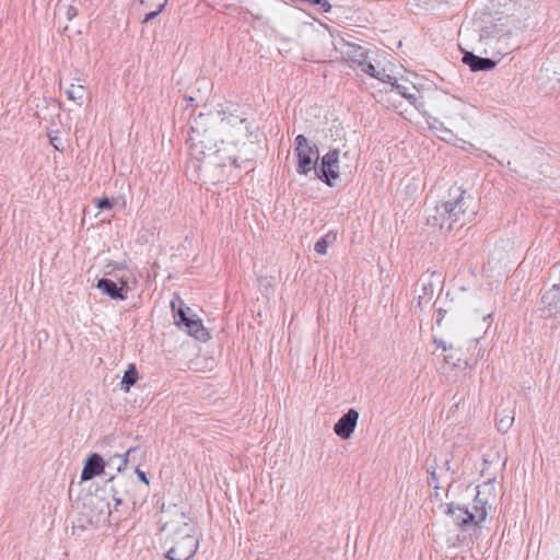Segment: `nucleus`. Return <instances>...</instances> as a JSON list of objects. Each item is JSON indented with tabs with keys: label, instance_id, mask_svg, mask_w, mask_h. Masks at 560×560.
<instances>
[{
	"label": "nucleus",
	"instance_id": "obj_26",
	"mask_svg": "<svg viewBox=\"0 0 560 560\" xmlns=\"http://www.w3.org/2000/svg\"><path fill=\"white\" fill-rule=\"evenodd\" d=\"M427 471L429 474L428 485L430 487H433L434 490H440L439 476L436 472V464L428 466Z\"/></svg>",
	"mask_w": 560,
	"mask_h": 560
},
{
	"label": "nucleus",
	"instance_id": "obj_22",
	"mask_svg": "<svg viewBox=\"0 0 560 560\" xmlns=\"http://www.w3.org/2000/svg\"><path fill=\"white\" fill-rule=\"evenodd\" d=\"M394 91H396L399 95L406 98L411 105H416L417 95L415 93L409 92V88L402 83H399L396 79V83L392 84Z\"/></svg>",
	"mask_w": 560,
	"mask_h": 560
},
{
	"label": "nucleus",
	"instance_id": "obj_18",
	"mask_svg": "<svg viewBox=\"0 0 560 560\" xmlns=\"http://www.w3.org/2000/svg\"><path fill=\"white\" fill-rule=\"evenodd\" d=\"M139 372L135 363L128 364L127 369L124 372L122 378L119 383V388L128 393L130 388L138 382Z\"/></svg>",
	"mask_w": 560,
	"mask_h": 560
},
{
	"label": "nucleus",
	"instance_id": "obj_31",
	"mask_svg": "<svg viewBox=\"0 0 560 560\" xmlns=\"http://www.w3.org/2000/svg\"><path fill=\"white\" fill-rule=\"evenodd\" d=\"M375 79L380 80L383 83H388L392 85L393 83H396L397 78L386 73L385 69H382L380 70V74Z\"/></svg>",
	"mask_w": 560,
	"mask_h": 560
},
{
	"label": "nucleus",
	"instance_id": "obj_1",
	"mask_svg": "<svg viewBox=\"0 0 560 560\" xmlns=\"http://www.w3.org/2000/svg\"><path fill=\"white\" fill-rule=\"evenodd\" d=\"M222 114L220 110L200 112L189 119V160L186 164V173L200 168V160L205 154L225 144L221 129Z\"/></svg>",
	"mask_w": 560,
	"mask_h": 560
},
{
	"label": "nucleus",
	"instance_id": "obj_27",
	"mask_svg": "<svg viewBox=\"0 0 560 560\" xmlns=\"http://www.w3.org/2000/svg\"><path fill=\"white\" fill-rule=\"evenodd\" d=\"M115 201L113 198L103 196L95 200V206L98 210H110L114 208Z\"/></svg>",
	"mask_w": 560,
	"mask_h": 560
},
{
	"label": "nucleus",
	"instance_id": "obj_28",
	"mask_svg": "<svg viewBox=\"0 0 560 560\" xmlns=\"http://www.w3.org/2000/svg\"><path fill=\"white\" fill-rule=\"evenodd\" d=\"M360 70L372 78H376L380 74V70L368 59L359 66Z\"/></svg>",
	"mask_w": 560,
	"mask_h": 560
},
{
	"label": "nucleus",
	"instance_id": "obj_35",
	"mask_svg": "<svg viewBox=\"0 0 560 560\" xmlns=\"http://www.w3.org/2000/svg\"><path fill=\"white\" fill-rule=\"evenodd\" d=\"M474 505H483L489 506L488 501L480 498V492L478 491L475 499H474Z\"/></svg>",
	"mask_w": 560,
	"mask_h": 560
},
{
	"label": "nucleus",
	"instance_id": "obj_2",
	"mask_svg": "<svg viewBox=\"0 0 560 560\" xmlns=\"http://www.w3.org/2000/svg\"><path fill=\"white\" fill-rule=\"evenodd\" d=\"M235 145L225 142L208 153L200 160L199 170H190L186 173L190 178L210 183L213 185L221 183H234L241 177V170L252 166L250 160L238 163V156L234 153Z\"/></svg>",
	"mask_w": 560,
	"mask_h": 560
},
{
	"label": "nucleus",
	"instance_id": "obj_11",
	"mask_svg": "<svg viewBox=\"0 0 560 560\" xmlns=\"http://www.w3.org/2000/svg\"><path fill=\"white\" fill-rule=\"evenodd\" d=\"M95 287L102 292L103 295L112 300L125 301L128 299L129 285L128 280L124 278H107L103 277L97 279Z\"/></svg>",
	"mask_w": 560,
	"mask_h": 560
},
{
	"label": "nucleus",
	"instance_id": "obj_20",
	"mask_svg": "<svg viewBox=\"0 0 560 560\" xmlns=\"http://www.w3.org/2000/svg\"><path fill=\"white\" fill-rule=\"evenodd\" d=\"M458 505H459V504H455V503H446V504H442L441 506H444V508H445V509H444V513H445L446 515H450V516H452V517L454 518V522H455V524L457 525V527H458L460 530L465 532V530H467L470 526H465V527H463V526L460 525V521L465 517V515H464L462 512H459V511L457 510V506H458Z\"/></svg>",
	"mask_w": 560,
	"mask_h": 560
},
{
	"label": "nucleus",
	"instance_id": "obj_46",
	"mask_svg": "<svg viewBox=\"0 0 560 560\" xmlns=\"http://www.w3.org/2000/svg\"><path fill=\"white\" fill-rule=\"evenodd\" d=\"M115 267L116 268H121V267H124V264H117Z\"/></svg>",
	"mask_w": 560,
	"mask_h": 560
},
{
	"label": "nucleus",
	"instance_id": "obj_32",
	"mask_svg": "<svg viewBox=\"0 0 560 560\" xmlns=\"http://www.w3.org/2000/svg\"><path fill=\"white\" fill-rule=\"evenodd\" d=\"M135 474L137 475L138 479L143 482L145 486L150 485V480L147 477V474L140 469V463L137 464L135 468Z\"/></svg>",
	"mask_w": 560,
	"mask_h": 560
},
{
	"label": "nucleus",
	"instance_id": "obj_39",
	"mask_svg": "<svg viewBox=\"0 0 560 560\" xmlns=\"http://www.w3.org/2000/svg\"><path fill=\"white\" fill-rule=\"evenodd\" d=\"M443 467L445 470L447 471H451L452 475H455L456 474V470L452 468L451 466V458H446L444 464H443Z\"/></svg>",
	"mask_w": 560,
	"mask_h": 560
},
{
	"label": "nucleus",
	"instance_id": "obj_41",
	"mask_svg": "<svg viewBox=\"0 0 560 560\" xmlns=\"http://www.w3.org/2000/svg\"><path fill=\"white\" fill-rule=\"evenodd\" d=\"M49 137V140H50V143L57 149L59 150V147L56 144V141H59V137L58 136H51L50 133L48 135Z\"/></svg>",
	"mask_w": 560,
	"mask_h": 560
},
{
	"label": "nucleus",
	"instance_id": "obj_37",
	"mask_svg": "<svg viewBox=\"0 0 560 560\" xmlns=\"http://www.w3.org/2000/svg\"><path fill=\"white\" fill-rule=\"evenodd\" d=\"M307 0H288L287 5L293 4L295 8H301V5H306Z\"/></svg>",
	"mask_w": 560,
	"mask_h": 560
},
{
	"label": "nucleus",
	"instance_id": "obj_10",
	"mask_svg": "<svg viewBox=\"0 0 560 560\" xmlns=\"http://www.w3.org/2000/svg\"><path fill=\"white\" fill-rule=\"evenodd\" d=\"M107 482L110 483L109 491L112 497L125 498L132 505V510H136L137 505L142 504L138 495V483L131 476H112Z\"/></svg>",
	"mask_w": 560,
	"mask_h": 560
},
{
	"label": "nucleus",
	"instance_id": "obj_33",
	"mask_svg": "<svg viewBox=\"0 0 560 560\" xmlns=\"http://www.w3.org/2000/svg\"><path fill=\"white\" fill-rule=\"evenodd\" d=\"M433 342H434V345H436L438 348H442L443 351H447V350L453 351L454 350V347L452 343L447 345L442 339L434 338Z\"/></svg>",
	"mask_w": 560,
	"mask_h": 560
},
{
	"label": "nucleus",
	"instance_id": "obj_42",
	"mask_svg": "<svg viewBox=\"0 0 560 560\" xmlns=\"http://www.w3.org/2000/svg\"><path fill=\"white\" fill-rule=\"evenodd\" d=\"M184 101L187 103L186 107L194 106L195 98L192 96H185Z\"/></svg>",
	"mask_w": 560,
	"mask_h": 560
},
{
	"label": "nucleus",
	"instance_id": "obj_19",
	"mask_svg": "<svg viewBox=\"0 0 560 560\" xmlns=\"http://www.w3.org/2000/svg\"><path fill=\"white\" fill-rule=\"evenodd\" d=\"M139 451V446H131L122 455L115 454L110 456L107 460V465H112L114 460H117V470L120 472L126 468L127 464L130 462V456H132V454H137Z\"/></svg>",
	"mask_w": 560,
	"mask_h": 560
},
{
	"label": "nucleus",
	"instance_id": "obj_47",
	"mask_svg": "<svg viewBox=\"0 0 560 560\" xmlns=\"http://www.w3.org/2000/svg\"><path fill=\"white\" fill-rule=\"evenodd\" d=\"M498 54H499L500 56H504L506 52H503V51H501V50H498Z\"/></svg>",
	"mask_w": 560,
	"mask_h": 560
},
{
	"label": "nucleus",
	"instance_id": "obj_24",
	"mask_svg": "<svg viewBox=\"0 0 560 560\" xmlns=\"http://www.w3.org/2000/svg\"><path fill=\"white\" fill-rule=\"evenodd\" d=\"M166 3H167V0H163L162 2H160L156 5V9L144 13L141 23L147 24V23L153 21L164 10Z\"/></svg>",
	"mask_w": 560,
	"mask_h": 560
},
{
	"label": "nucleus",
	"instance_id": "obj_6",
	"mask_svg": "<svg viewBox=\"0 0 560 560\" xmlns=\"http://www.w3.org/2000/svg\"><path fill=\"white\" fill-rule=\"evenodd\" d=\"M221 129L225 142L236 145L242 140L257 138L256 127L247 118L226 112H221Z\"/></svg>",
	"mask_w": 560,
	"mask_h": 560
},
{
	"label": "nucleus",
	"instance_id": "obj_14",
	"mask_svg": "<svg viewBox=\"0 0 560 560\" xmlns=\"http://www.w3.org/2000/svg\"><path fill=\"white\" fill-rule=\"evenodd\" d=\"M106 464L107 463L104 462L102 455L98 453H91L84 460V465L81 470V480L88 481L92 480L96 476L103 475Z\"/></svg>",
	"mask_w": 560,
	"mask_h": 560
},
{
	"label": "nucleus",
	"instance_id": "obj_43",
	"mask_svg": "<svg viewBox=\"0 0 560 560\" xmlns=\"http://www.w3.org/2000/svg\"><path fill=\"white\" fill-rule=\"evenodd\" d=\"M140 3L144 5L145 8L152 7V0H140Z\"/></svg>",
	"mask_w": 560,
	"mask_h": 560
},
{
	"label": "nucleus",
	"instance_id": "obj_16",
	"mask_svg": "<svg viewBox=\"0 0 560 560\" xmlns=\"http://www.w3.org/2000/svg\"><path fill=\"white\" fill-rule=\"evenodd\" d=\"M346 50L342 54L346 56L347 61L357 65L358 67L368 59L369 50L358 44L347 43Z\"/></svg>",
	"mask_w": 560,
	"mask_h": 560
},
{
	"label": "nucleus",
	"instance_id": "obj_30",
	"mask_svg": "<svg viewBox=\"0 0 560 560\" xmlns=\"http://www.w3.org/2000/svg\"><path fill=\"white\" fill-rule=\"evenodd\" d=\"M462 358L457 354V352H451L444 357V362L451 364L453 366H459Z\"/></svg>",
	"mask_w": 560,
	"mask_h": 560
},
{
	"label": "nucleus",
	"instance_id": "obj_44",
	"mask_svg": "<svg viewBox=\"0 0 560 560\" xmlns=\"http://www.w3.org/2000/svg\"><path fill=\"white\" fill-rule=\"evenodd\" d=\"M433 497H434V499H436V500H441V499H440L439 490H435V492H434Z\"/></svg>",
	"mask_w": 560,
	"mask_h": 560
},
{
	"label": "nucleus",
	"instance_id": "obj_21",
	"mask_svg": "<svg viewBox=\"0 0 560 560\" xmlns=\"http://www.w3.org/2000/svg\"><path fill=\"white\" fill-rule=\"evenodd\" d=\"M504 39V36H495L490 27H482L479 33V40L485 42L486 45L494 47Z\"/></svg>",
	"mask_w": 560,
	"mask_h": 560
},
{
	"label": "nucleus",
	"instance_id": "obj_36",
	"mask_svg": "<svg viewBox=\"0 0 560 560\" xmlns=\"http://www.w3.org/2000/svg\"><path fill=\"white\" fill-rule=\"evenodd\" d=\"M474 349L477 350L476 360H475V361H477L479 357L483 355V350L479 347V339L474 340Z\"/></svg>",
	"mask_w": 560,
	"mask_h": 560
},
{
	"label": "nucleus",
	"instance_id": "obj_5",
	"mask_svg": "<svg viewBox=\"0 0 560 560\" xmlns=\"http://www.w3.org/2000/svg\"><path fill=\"white\" fill-rule=\"evenodd\" d=\"M112 514L109 502L98 494H86L79 508L77 518L73 523V530H85L90 526L97 527L108 521Z\"/></svg>",
	"mask_w": 560,
	"mask_h": 560
},
{
	"label": "nucleus",
	"instance_id": "obj_8",
	"mask_svg": "<svg viewBox=\"0 0 560 560\" xmlns=\"http://www.w3.org/2000/svg\"><path fill=\"white\" fill-rule=\"evenodd\" d=\"M295 152L298 158L296 172L301 175H307L312 170L315 171L317 161L319 159L317 145H310L308 140L304 135H299L295 138Z\"/></svg>",
	"mask_w": 560,
	"mask_h": 560
},
{
	"label": "nucleus",
	"instance_id": "obj_9",
	"mask_svg": "<svg viewBox=\"0 0 560 560\" xmlns=\"http://www.w3.org/2000/svg\"><path fill=\"white\" fill-rule=\"evenodd\" d=\"M315 174L319 180L329 187L336 186L339 178V150L331 149L318 159Z\"/></svg>",
	"mask_w": 560,
	"mask_h": 560
},
{
	"label": "nucleus",
	"instance_id": "obj_38",
	"mask_svg": "<svg viewBox=\"0 0 560 560\" xmlns=\"http://www.w3.org/2000/svg\"><path fill=\"white\" fill-rule=\"evenodd\" d=\"M446 314V310H443L442 307L438 308V318H436V325L441 326V323Z\"/></svg>",
	"mask_w": 560,
	"mask_h": 560
},
{
	"label": "nucleus",
	"instance_id": "obj_48",
	"mask_svg": "<svg viewBox=\"0 0 560 560\" xmlns=\"http://www.w3.org/2000/svg\"><path fill=\"white\" fill-rule=\"evenodd\" d=\"M145 456V453L143 452L140 459H143Z\"/></svg>",
	"mask_w": 560,
	"mask_h": 560
},
{
	"label": "nucleus",
	"instance_id": "obj_45",
	"mask_svg": "<svg viewBox=\"0 0 560 560\" xmlns=\"http://www.w3.org/2000/svg\"><path fill=\"white\" fill-rule=\"evenodd\" d=\"M130 462H132V463L137 462V455L136 454H132V456H130Z\"/></svg>",
	"mask_w": 560,
	"mask_h": 560
},
{
	"label": "nucleus",
	"instance_id": "obj_13",
	"mask_svg": "<svg viewBox=\"0 0 560 560\" xmlns=\"http://www.w3.org/2000/svg\"><path fill=\"white\" fill-rule=\"evenodd\" d=\"M474 512L469 511L466 505H458L457 510L462 512L465 517L460 521V525L465 526H474L476 529L481 528V523L486 521L488 516V510L490 506L483 505H474Z\"/></svg>",
	"mask_w": 560,
	"mask_h": 560
},
{
	"label": "nucleus",
	"instance_id": "obj_34",
	"mask_svg": "<svg viewBox=\"0 0 560 560\" xmlns=\"http://www.w3.org/2000/svg\"><path fill=\"white\" fill-rule=\"evenodd\" d=\"M113 500L115 502V504H114L115 512H118L119 506H121L124 503H128L125 498H120V497H113Z\"/></svg>",
	"mask_w": 560,
	"mask_h": 560
},
{
	"label": "nucleus",
	"instance_id": "obj_7",
	"mask_svg": "<svg viewBox=\"0 0 560 560\" xmlns=\"http://www.w3.org/2000/svg\"><path fill=\"white\" fill-rule=\"evenodd\" d=\"M179 301V308H175V301L171 302L173 308V316L175 324L182 330H185L189 336L206 341L209 337V332L203 327L202 320L198 318L196 315H190V307L184 305L183 301L176 296Z\"/></svg>",
	"mask_w": 560,
	"mask_h": 560
},
{
	"label": "nucleus",
	"instance_id": "obj_40",
	"mask_svg": "<svg viewBox=\"0 0 560 560\" xmlns=\"http://www.w3.org/2000/svg\"><path fill=\"white\" fill-rule=\"evenodd\" d=\"M75 15H77V10H75L72 5H70V7L68 8V10H67V16H68V19H69V20H71V19H72L73 16H75Z\"/></svg>",
	"mask_w": 560,
	"mask_h": 560
},
{
	"label": "nucleus",
	"instance_id": "obj_12",
	"mask_svg": "<svg viewBox=\"0 0 560 560\" xmlns=\"http://www.w3.org/2000/svg\"><path fill=\"white\" fill-rule=\"evenodd\" d=\"M359 411L354 408L348 409L334 425V432L341 440H349L358 424Z\"/></svg>",
	"mask_w": 560,
	"mask_h": 560
},
{
	"label": "nucleus",
	"instance_id": "obj_23",
	"mask_svg": "<svg viewBox=\"0 0 560 560\" xmlns=\"http://www.w3.org/2000/svg\"><path fill=\"white\" fill-rule=\"evenodd\" d=\"M306 5L315 9L318 13H329L334 8L329 0H307Z\"/></svg>",
	"mask_w": 560,
	"mask_h": 560
},
{
	"label": "nucleus",
	"instance_id": "obj_4",
	"mask_svg": "<svg viewBox=\"0 0 560 560\" xmlns=\"http://www.w3.org/2000/svg\"><path fill=\"white\" fill-rule=\"evenodd\" d=\"M175 516L162 526L165 530L171 528L173 546L165 553L167 560H190L199 547V533L197 523L185 512L179 511L176 504L167 509Z\"/></svg>",
	"mask_w": 560,
	"mask_h": 560
},
{
	"label": "nucleus",
	"instance_id": "obj_15",
	"mask_svg": "<svg viewBox=\"0 0 560 560\" xmlns=\"http://www.w3.org/2000/svg\"><path fill=\"white\" fill-rule=\"evenodd\" d=\"M462 61L474 72L490 71L498 65V60L475 55L472 51H464Z\"/></svg>",
	"mask_w": 560,
	"mask_h": 560
},
{
	"label": "nucleus",
	"instance_id": "obj_17",
	"mask_svg": "<svg viewBox=\"0 0 560 560\" xmlns=\"http://www.w3.org/2000/svg\"><path fill=\"white\" fill-rule=\"evenodd\" d=\"M495 424L497 429L501 433H506L513 422L515 417V411L513 408H498L495 411Z\"/></svg>",
	"mask_w": 560,
	"mask_h": 560
},
{
	"label": "nucleus",
	"instance_id": "obj_29",
	"mask_svg": "<svg viewBox=\"0 0 560 560\" xmlns=\"http://www.w3.org/2000/svg\"><path fill=\"white\" fill-rule=\"evenodd\" d=\"M328 235L325 236V237H320L316 243H315V246H314V249L317 254L319 255H326L327 254V248H328V240H327Z\"/></svg>",
	"mask_w": 560,
	"mask_h": 560
},
{
	"label": "nucleus",
	"instance_id": "obj_25",
	"mask_svg": "<svg viewBox=\"0 0 560 560\" xmlns=\"http://www.w3.org/2000/svg\"><path fill=\"white\" fill-rule=\"evenodd\" d=\"M66 95L72 101L82 100L84 96V86L71 84L69 89L66 90Z\"/></svg>",
	"mask_w": 560,
	"mask_h": 560
},
{
	"label": "nucleus",
	"instance_id": "obj_3",
	"mask_svg": "<svg viewBox=\"0 0 560 560\" xmlns=\"http://www.w3.org/2000/svg\"><path fill=\"white\" fill-rule=\"evenodd\" d=\"M433 212L427 219L428 224L450 232L469 223L477 214V209L474 197L460 186L453 185L446 199L436 205Z\"/></svg>",
	"mask_w": 560,
	"mask_h": 560
}]
</instances>
